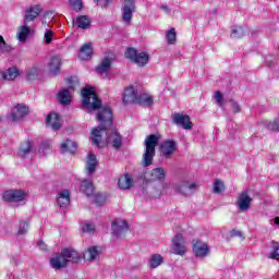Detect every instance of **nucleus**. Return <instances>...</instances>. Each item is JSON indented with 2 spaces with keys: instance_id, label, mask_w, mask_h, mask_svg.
I'll return each mask as SVG.
<instances>
[{
  "instance_id": "nucleus-45",
  "label": "nucleus",
  "mask_w": 279,
  "mask_h": 279,
  "mask_svg": "<svg viewBox=\"0 0 279 279\" xmlns=\"http://www.w3.org/2000/svg\"><path fill=\"white\" fill-rule=\"evenodd\" d=\"M229 104H231L233 114L241 112V106L234 99H229Z\"/></svg>"
},
{
  "instance_id": "nucleus-56",
  "label": "nucleus",
  "mask_w": 279,
  "mask_h": 279,
  "mask_svg": "<svg viewBox=\"0 0 279 279\" xmlns=\"http://www.w3.org/2000/svg\"><path fill=\"white\" fill-rule=\"evenodd\" d=\"M97 3H99V1H101V0H95Z\"/></svg>"
},
{
  "instance_id": "nucleus-38",
  "label": "nucleus",
  "mask_w": 279,
  "mask_h": 279,
  "mask_svg": "<svg viewBox=\"0 0 279 279\" xmlns=\"http://www.w3.org/2000/svg\"><path fill=\"white\" fill-rule=\"evenodd\" d=\"M226 191V185L223 184V181L218 179L214 182V191L213 193H223Z\"/></svg>"
},
{
  "instance_id": "nucleus-16",
  "label": "nucleus",
  "mask_w": 279,
  "mask_h": 279,
  "mask_svg": "<svg viewBox=\"0 0 279 279\" xmlns=\"http://www.w3.org/2000/svg\"><path fill=\"white\" fill-rule=\"evenodd\" d=\"M137 97L138 89L131 85L124 89L122 101L124 106H128V104H135Z\"/></svg>"
},
{
  "instance_id": "nucleus-51",
  "label": "nucleus",
  "mask_w": 279,
  "mask_h": 279,
  "mask_svg": "<svg viewBox=\"0 0 279 279\" xmlns=\"http://www.w3.org/2000/svg\"><path fill=\"white\" fill-rule=\"evenodd\" d=\"M171 189V183L169 182H163L162 183V191L161 193H165L167 190Z\"/></svg>"
},
{
  "instance_id": "nucleus-55",
  "label": "nucleus",
  "mask_w": 279,
  "mask_h": 279,
  "mask_svg": "<svg viewBox=\"0 0 279 279\" xmlns=\"http://www.w3.org/2000/svg\"><path fill=\"white\" fill-rule=\"evenodd\" d=\"M275 223H276V226H279V217L275 218Z\"/></svg>"
},
{
  "instance_id": "nucleus-27",
  "label": "nucleus",
  "mask_w": 279,
  "mask_h": 279,
  "mask_svg": "<svg viewBox=\"0 0 279 279\" xmlns=\"http://www.w3.org/2000/svg\"><path fill=\"white\" fill-rule=\"evenodd\" d=\"M19 75H21L19 68L12 66V68H9L7 71L2 72V80L4 82H12L16 80Z\"/></svg>"
},
{
  "instance_id": "nucleus-24",
  "label": "nucleus",
  "mask_w": 279,
  "mask_h": 279,
  "mask_svg": "<svg viewBox=\"0 0 279 279\" xmlns=\"http://www.w3.org/2000/svg\"><path fill=\"white\" fill-rule=\"evenodd\" d=\"M118 186L122 191H130L134 186V179L129 173L121 174L118 179Z\"/></svg>"
},
{
  "instance_id": "nucleus-42",
  "label": "nucleus",
  "mask_w": 279,
  "mask_h": 279,
  "mask_svg": "<svg viewBox=\"0 0 279 279\" xmlns=\"http://www.w3.org/2000/svg\"><path fill=\"white\" fill-rule=\"evenodd\" d=\"M89 257V263H93V260H97V256H99V250H97V246H92L87 250Z\"/></svg>"
},
{
  "instance_id": "nucleus-48",
  "label": "nucleus",
  "mask_w": 279,
  "mask_h": 279,
  "mask_svg": "<svg viewBox=\"0 0 279 279\" xmlns=\"http://www.w3.org/2000/svg\"><path fill=\"white\" fill-rule=\"evenodd\" d=\"M0 51H2L3 53H10L12 51V46L5 43V39H4V44L0 45Z\"/></svg>"
},
{
  "instance_id": "nucleus-35",
  "label": "nucleus",
  "mask_w": 279,
  "mask_h": 279,
  "mask_svg": "<svg viewBox=\"0 0 279 279\" xmlns=\"http://www.w3.org/2000/svg\"><path fill=\"white\" fill-rule=\"evenodd\" d=\"M31 32H32V28H29V26L27 25L21 26L20 32L17 33L19 40H21V43H25Z\"/></svg>"
},
{
  "instance_id": "nucleus-19",
  "label": "nucleus",
  "mask_w": 279,
  "mask_h": 279,
  "mask_svg": "<svg viewBox=\"0 0 279 279\" xmlns=\"http://www.w3.org/2000/svg\"><path fill=\"white\" fill-rule=\"evenodd\" d=\"M134 104L136 106H143L144 108H151V106H154V96L147 93H140Z\"/></svg>"
},
{
  "instance_id": "nucleus-43",
  "label": "nucleus",
  "mask_w": 279,
  "mask_h": 279,
  "mask_svg": "<svg viewBox=\"0 0 279 279\" xmlns=\"http://www.w3.org/2000/svg\"><path fill=\"white\" fill-rule=\"evenodd\" d=\"M107 196L106 194L97 193L94 194V202L96 206H101L102 204H106Z\"/></svg>"
},
{
  "instance_id": "nucleus-18",
  "label": "nucleus",
  "mask_w": 279,
  "mask_h": 279,
  "mask_svg": "<svg viewBox=\"0 0 279 279\" xmlns=\"http://www.w3.org/2000/svg\"><path fill=\"white\" fill-rule=\"evenodd\" d=\"M175 149H178V145L173 140H167L161 144V154L166 158H171L175 153Z\"/></svg>"
},
{
  "instance_id": "nucleus-41",
  "label": "nucleus",
  "mask_w": 279,
  "mask_h": 279,
  "mask_svg": "<svg viewBox=\"0 0 279 279\" xmlns=\"http://www.w3.org/2000/svg\"><path fill=\"white\" fill-rule=\"evenodd\" d=\"M272 252L269 255V258H271V260H279V244L276 241H272Z\"/></svg>"
},
{
  "instance_id": "nucleus-31",
  "label": "nucleus",
  "mask_w": 279,
  "mask_h": 279,
  "mask_svg": "<svg viewBox=\"0 0 279 279\" xmlns=\"http://www.w3.org/2000/svg\"><path fill=\"white\" fill-rule=\"evenodd\" d=\"M77 151V143L66 140L61 144V154H75Z\"/></svg>"
},
{
  "instance_id": "nucleus-37",
  "label": "nucleus",
  "mask_w": 279,
  "mask_h": 279,
  "mask_svg": "<svg viewBox=\"0 0 279 279\" xmlns=\"http://www.w3.org/2000/svg\"><path fill=\"white\" fill-rule=\"evenodd\" d=\"M69 3L74 12H82L84 10V1L82 0H69Z\"/></svg>"
},
{
  "instance_id": "nucleus-22",
  "label": "nucleus",
  "mask_w": 279,
  "mask_h": 279,
  "mask_svg": "<svg viewBox=\"0 0 279 279\" xmlns=\"http://www.w3.org/2000/svg\"><path fill=\"white\" fill-rule=\"evenodd\" d=\"M50 75H60L62 69V59L58 56L51 57L48 64Z\"/></svg>"
},
{
  "instance_id": "nucleus-46",
  "label": "nucleus",
  "mask_w": 279,
  "mask_h": 279,
  "mask_svg": "<svg viewBox=\"0 0 279 279\" xmlns=\"http://www.w3.org/2000/svg\"><path fill=\"white\" fill-rule=\"evenodd\" d=\"M44 36L46 45H51L53 41V31H47Z\"/></svg>"
},
{
  "instance_id": "nucleus-3",
  "label": "nucleus",
  "mask_w": 279,
  "mask_h": 279,
  "mask_svg": "<svg viewBox=\"0 0 279 279\" xmlns=\"http://www.w3.org/2000/svg\"><path fill=\"white\" fill-rule=\"evenodd\" d=\"M160 142V134H150L146 136L144 141L145 149L143 154V166L151 167L154 165V158L156 157V147Z\"/></svg>"
},
{
  "instance_id": "nucleus-2",
  "label": "nucleus",
  "mask_w": 279,
  "mask_h": 279,
  "mask_svg": "<svg viewBox=\"0 0 279 279\" xmlns=\"http://www.w3.org/2000/svg\"><path fill=\"white\" fill-rule=\"evenodd\" d=\"M69 263H80V253L72 247H66L59 255L50 258L52 269H64Z\"/></svg>"
},
{
  "instance_id": "nucleus-36",
  "label": "nucleus",
  "mask_w": 279,
  "mask_h": 279,
  "mask_svg": "<svg viewBox=\"0 0 279 279\" xmlns=\"http://www.w3.org/2000/svg\"><path fill=\"white\" fill-rule=\"evenodd\" d=\"M166 38H167L168 45H175L178 40V33H175V28H170L166 34Z\"/></svg>"
},
{
  "instance_id": "nucleus-39",
  "label": "nucleus",
  "mask_w": 279,
  "mask_h": 279,
  "mask_svg": "<svg viewBox=\"0 0 279 279\" xmlns=\"http://www.w3.org/2000/svg\"><path fill=\"white\" fill-rule=\"evenodd\" d=\"M82 232L87 233V234H95V232H96L95 223H93V222L83 223Z\"/></svg>"
},
{
  "instance_id": "nucleus-32",
  "label": "nucleus",
  "mask_w": 279,
  "mask_h": 279,
  "mask_svg": "<svg viewBox=\"0 0 279 279\" xmlns=\"http://www.w3.org/2000/svg\"><path fill=\"white\" fill-rule=\"evenodd\" d=\"M93 21L88 15H78L76 17V25L78 29H88L92 25Z\"/></svg>"
},
{
  "instance_id": "nucleus-40",
  "label": "nucleus",
  "mask_w": 279,
  "mask_h": 279,
  "mask_svg": "<svg viewBox=\"0 0 279 279\" xmlns=\"http://www.w3.org/2000/svg\"><path fill=\"white\" fill-rule=\"evenodd\" d=\"M37 78H38V68L33 66L27 71L26 80H28V82H34V80H37Z\"/></svg>"
},
{
  "instance_id": "nucleus-12",
  "label": "nucleus",
  "mask_w": 279,
  "mask_h": 279,
  "mask_svg": "<svg viewBox=\"0 0 279 279\" xmlns=\"http://www.w3.org/2000/svg\"><path fill=\"white\" fill-rule=\"evenodd\" d=\"M235 205L241 213H247V210H250V206H252V196H250V193L247 191L241 192L236 198Z\"/></svg>"
},
{
  "instance_id": "nucleus-21",
  "label": "nucleus",
  "mask_w": 279,
  "mask_h": 279,
  "mask_svg": "<svg viewBox=\"0 0 279 279\" xmlns=\"http://www.w3.org/2000/svg\"><path fill=\"white\" fill-rule=\"evenodd\" d=\"M57 204L59 208H68L71 206V191L62 190L57 196Z\"/></svg>"
},
{
  "instance_id": "nucleus-52",
  "label": "nucleus",
  "mask_w": 279,
  "mask_h": 279,
  "mask_svg": "<svg viewBox=\"0 0 279 279\" xmlns=\"http://www.w3.org/2000/svg\"><path fill=\"white\" fill-rule=\"evenodd\" d=\"M37 245L43 250H47V245H45V242L43 240H38Z\"/></svg>"
},
{
  "instance_id": "nucleus-54",
  "label": "nucleus",
  "mask_w": 279,
  "mask_h": 279,
  "mask_svg": "<svg viewBox=\"0 0 279 279\" xmlns=\"http://www.w3.org/2000/svg\"><path fill=\"white\" fill-rule=\"evenodd\" d=\"M4 45V38L0 35V46Z\"/></svg>"
},
{
  "instance_id": "nucleus-6",
  "label": "nucleus",
  "mask_w": 279,
  "mask_h": 279,
  "mask_svg": "<svg viewBox=\"0 0 279 279\" xmlns=\"http://www.w3.org/2000/svg\"><path fill=\"white\" fill-rule=\"evenodd\" d=\"M121 12L123 23L126 25H132V17L134 16V12H136V1L124 0Z\"/></svg>"
},
{
  "instance_id": "nucleus-29",
  "label": "nucleus",
  "mask_w": 279,
  "mask_h": 279,
  "mask_svg": "<svg viewBox=\"0 0 279 279\" xmlns=\"http://www.w3.org/2000/svg\"><path fill=\"white\" fill-rule=\"evenodd\" d=\"M97 167H99V161L97 160V156L95 154H89L86 160V171L89 174L95 173L97 171Z\"/></svg>"
},
{
  "instance_id": "nucleus-9",
  "label": "nucleus",
  "mask_w": 279,
  "mask_h": 279,
  "mask_svg": "<svg viewBox=\"0 0 279 279\" xmlns=\"http://www.w3.org/2000/svg\"><path fill=\"white\" fill-rule=\"evenodd\" d=\"M172 253L175 256H184L186 254V241L184 240V235L182 233H177L172 239Z\"/></svg>"
},
{
  "instance_id": "nucleus-47",
  "label": "nucleus",
  "mask_w": 279,
  "mask_h": 279,
  "mask_svg": "<svg viewBox=\"0 0 279 279\" xmlns=\"http://www.w3.org/2000/svg\"><path fill=\"white\" fill-rule=\"evenodd\" d=\"M215 99L216 104H218L219 106H223V94L220 90L215 92Z\"/></svg>"
},
{
  "instance_id": "nucleus-34",
  "label": "nucleus",
  "mask_w": 279,
  "mask_h": 279,
  "mask_svg": "<svg viewBox=\"0 0 279 279\" xmlns=\"http://www.w3.org/2000/svg\"><path fill=\"white\" fill-rule=\"evenodd\" d=\"M245 36H247V29L243 26H238L231 31V38L241 40V38H245Z\"/></svg>"
},
{
  "instance_id": "nucleus-49",
  "label": "nucleus",
  "mask_w": 279,
  "mask_h": 279,
  "mask_svg": "<svg viewBox=\"0 0 279 279\" xmlns=\"http://www.w3.org/2000/svg\"><path fill=\"white\" fill-rule=\"evenodd\" d=\"M269 130H271L272 132H279V124L278 121H272L269 123L268 125Z\"/></svg>"
},
{
  "instance_id": "nucleus-13",
  "label": "nucleus",
  "mask_w": 279,
  "mask_h": 279,
  "mask_svg": "<svg viewBox=\"0 0 279 279\" xmlns=\"http://www.w3.org/2000/svg\"><path fill=\"white\" fill-rule=\"evenodd\" d=\"M29 114V107L25 104H17L11 112L12 121H23Z\"/></svg>"
},
{
  "instance_id": "nucleus-8",
  "label": "nucleus",
  "mask_w": 279,
  "mask_h": 279,
  "mask_svg": "<svg viewBox=\"0 0 279 279\" xmlns=\"http://www.w3.org/2000/svg\"><path fill=\"white\" fill-rule=\"evenodd\" d=\"M27 197V192L24 190H7L2 194L3 202L19 203Z\"/></svg>"
},
{
  "instance_id": "nucleus-10",
  "label": "nucleus",
  "mask_w": 279,
  "mask_h": 279,
  "mask_svg": "<svg viewBox=\"0 0 279 279\" xmlns=\"http://www.w3.org/2000/svg\"><path fill=\"white\" fill-rule=\"evenodd\" d=\"M199 189L198 182L181 181L174 185V191L186 197L189 193H195Z\"/></svg>"
},
{
  "instance_id": "nucleus-17",
  "label": "nucleus",
  "mask_w": 279,
  "mask_h": 279,
  "mask_svg": "<svg viewBox=\"0 0 279 279\" xmlns=\"http://www.w3.org/2000/svg\"><path fill=\"white\" fill-rule=\"evenodd\" d=\"M167 178V172L165 171V168H155L150 171L149 178L146 179V184H149L151 182H162Z\"/></svg>"
},
{
  "instance_id": "nucleus-1",
  "label": "nucleus",
  "mask_w": 279,
  "mask_h": 279,
  "mask_svg": "<svg viewBox=\"0 0 279 279\" xmlns=\"http://www.w3.org/2000/svg\"><path fill=\"white\" fill-rule=\"evenodd\" d=\"M82 106L86 108L87 112H95L96 119L99 121V125L93 129L90 133V138L94 145L97 147H106L105 136H108V130H110L114 123V117L112 113V108L102 107L101 98L95 93V87H87L82 89Z\"/></svg>"
},
{
  "instance_id": "nucleus-53",
  "label": "nucleus",
  "mask_w": 279,
  "mask_h": 279,
  "mask_svg": "<svg viewBox=\"0 0 279 279\" xmlns=\"http://www.w3.org/2000/svg\"><path fill=\"white\" fill-rule=\"evenodd\" d=\"M161 10H166V12H169V7L168 5H161Z\"/></svg>"
},
{
  "instance_id": "nucleus-11",
  "label": "nucleus",
  "mask_w": 279,
  "mask_h": 279,
  "mask_svg": "<svg viewBox=\"0 0 279 279\" xmlns=\"http://www.w3.org/2000/svg\"><path fill=\"white\" fill-rule=\"evenodd\" d=\"M192 250L197 258H206L210 254V247L199 239L192 241Z\"/></svg>"
},
{
  "instance_id": "nucleus-28",
  "label": "nucleus",
  "mask_w": 279,
  "mask_h": 279,
  "mask_svg": "<svg viewBox=\"0 0 279 279\" xmlns=\"http://www.w3.org/2000/svg\"><path fill=\"white\" fill-rule=\"evenodd\" d=\"M33 149L34 147L32 146V141H29V138H26L25 141L21 142L19 147V154L22 158H27Z\"/></svg>"
},
{
  "instance_id": "nucleus-44",
  "label": "nucleus",
  "mask_w": 279,
  "mask_h": 279,
  "mask_svg": "<svg viewBox=\"0 0 279 279\" xmlns=\"http://www.w3.org/2000/svg\"><path fill=\"white\" fill-rule=\"evenodd\" d=\"M27 230H29V222L20 221L17 234L23 236V235L27 234Z\"/></svg>"
},
{
  "instance_id": "nucleus-23",
  "label": "nucleus",
  "mask_w": 279,
  "mask_h": 279,
  "mask_svg": "<svg viewBox=\"0 0 279 279\" xmlns=\"http://www.w3.org/2000/svg\"><path fill=\"white\" fill-rule=\"evenodd\" d=\"M108 143L114 149L119 150L120 147H123V136L117 130H114L108 137Z\"/></svg>"
},
{
  "instance_id": "nucleus-14",
  "label": "nucleus",
  "mask_w": 279,
  "mask_h": 279,
  "mask_svg": "<svg viewBox=\"0 0 279 279\" xmlns=\"http://www.w3.org/2000/svg\"><path fill=\"white\" fill-rule=\"evenodd\" d=\"M173 122L175 125H180L183 130H193V122H191V117L182 113H174Z\"/></svg>"
},
{
  "instance_id": "nucleus-5",
  "label": "nucleus",
  "mask_w": 279,
  "mask_h": 279,
  "mask_svg": "<svg viewBox=\"0 0 279 279\" xmlns=\"http://www.w3.org/2000/svg\"><path fill=\"white\" fill-rule=\"evenodd\" d=\"M124 58L136 64L137 66H147L149 62V54L147 52H138L136 48L130 47L124 52Z\"/></svg>"
},
{
  "instance_id": "nucleus-50",
  "label": "nucleus",
  "mask_w": 279,
  "mask_h": 279,
  "mask_svg": "<svg viewBox=\"0 0 279 279\" xmlns=\"http://www.w3.org/2000/svg\"><path fill=\"white\" fill-rule=\"evenodd\" d=\"M231 236H240V239H243V233L239 230H232L231 231Z\"/></svg>"
},
{
  "instance_id": "nucleus-20",
  "label": "nucleus",
  "mask_w": 279,
  "mask_h": 279,
  "mask_svg": "<svg viewBox=\"0 0 279 279\" xmlns=\"http://www.w3.org/2000/svg\"><path fill=\"white\" fill-rule=\"evenodd\" d=\"M114 61V53H109V56L105 57L100 64L96 68V73H108L110 66H112V62Z\"/></svg>"
},
{
  "instance_id": "nucleus-7",
  "label": "nucleus",
  "mask_w": 279,
  "mask_h": 279,
  "mask_svg": "<svg viewBox=\"0 0 279 279\" xmlns=\"http://www.w3.org/2000/svg\"><path fill=\"white\" fill-rule=\"evenodd\" d=\"M111 230L112 235L116 236L118 241H121V239H125V236H128V232H130V225H128V221L125 220H121L120 222L113 220L111 222Z\"/></svg>"
},
{
  "instance_id": "nucleus-26",
  "label": "nucleus",
  "mask_w": 279,
  "mask_h": 279,
  "mask_svg": "<svg viewBox=\"0 0 279 279\" xmlns=\"http://www.w3.org/2000/svg\"><path fill=\"white\" fill-rule=\"evenodd\" d=\"M80 60H90L93 58V44L83 45L78 52Z\"/></svg>"
},
{
  "instance_id": "nucleus-15",
  "label": "nucleus",
  "mask_w": 279,
  "mask_h": 279,
  "mask_svg": "<svg viewBox=\"0 0 279 279\" xmlns=\"http://www.w3.org/2000/svg\"><path fill=\"white\" fill-rule=\"evenodd\" d=\"M40 12H43V8L40 7V4H35L28 8L24 15V22L32 23L33 21H36V19L40 16Z\"/></svg>"
},
{
  "instance_id": "nucleus-33",
  "label": "nucleus",
  "mask_w": 279,
  "mask_h": 279,
  "mask_svg": "<svg viewBox=\"0 0 279 279\" xmlns=\"http://www.w3.org/2000/svg\"><path fill=\"white\" fill-rule=\"evenodd\" d=\"M148 263L150 269H156V267H160V265L165 263V258H162L160 254H154L150 256Z\"/></svg>"
},
{
  "instance_id": "nucleus-25",
  "label": "nucleus",
  "mask_w": 279,
  "mask_h": 279,
  "mask_svg": "<svg viewBox=\"0 0 279 279\" xmlns=\"http://www.w3.org/2000/svg\"><path fill=\"white\" fill-rule=\"evenodd\" d=\"M46 125L51 128V130H60V128H62V124L60 123V114L49 113L46 118Z\"/></svg>"
},
{
  "instance_id": "nucleus-30",
  "label": "nucleus",
  "mask_w": 279,
  "mask_h": 279,
  "mask_svg": "<svg viewBox=\"0 0 279 279\" xmlns=\"http://www.w3.org/2000/svg\"><path fill=\"white\" fill-rule=\"evenodd\" d=\"M81 191L87 197H93V195H95V185L93 184V181L83 180L82 183H81Z\"/></svg>"
},
{
  "instance_id": "nucleus-4",
  "label": "nucleus",
  "mask_w": 279,
  "mask_h": 279,
  "mask_svg": "<svg viewBox=\"0 0 279 279\" xmlns=\"http://www.w3.org/2000/svg\"><path fill=\"white\" fill-rule=\"evenodd\" d=\"M65 82L69 85V88L62 89L57 94V99L61 106H69V104L73 101V96L71 95L70 90H75V86L80 84L77 76H70L65 80Z\"/></svg>"
}]
</instances>
